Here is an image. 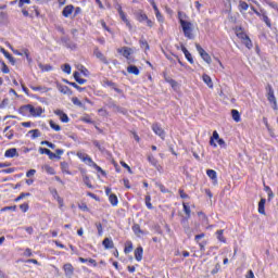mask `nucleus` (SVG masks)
Segmentation results:
<instances>
[{
  "mask_svg": "<svg viewBox=\"0 0 278 278\" xmlns=\"http://www.w3.org/2000/svg\"><path fill=\"white\" fill-rule=\"evenodd\" d=\"M178 18L186 38L192 40V38H194V34H192V31H194V24L186 20V14L181 12H178Z\"/></svg>",
  "mask_w": 278,
  "mask_h": 278,
  "instance_id": "f257e3e1",
  "label": "nucleus"
},
{
  "mask_svg": "<svg viewBox=\"0 0 278 278\" xmlns=\"http://www.w3.org/2000/svg\"><path fill=\"white\" fill-rule=\"evenodd\" d=\"M77 156L79 157V160H81V162L87 164V166H91V168H96V170L98 173L105 175V172L103 170V168H101L99 165H97V163H94V161H92V159L88 154H86L84 152H78Z\"/></svg>",
  "mask_w": 278,
  "mask_h": 278,
  "instance_id": "f03ea898",
  "label": "nucleus"
},
{
  "mask_svg": "<svg viewBox=\"0 0 278 278\" xmlns=\"http://www.w3.org/2000/svg\"><path fill=\"white\" fill-rule=\"evenodd\" d=\"M77 71L74 72V79L75 81H77V84H79L80 86H84V84H86V79L81 78V75L84 77H88L89 72L86 70V67H84V65H76Z\"/></svg>",
  "mask_w": 278,
  "mask_h": 278,
  "instance_id": "7ed1b4c3",
  "label": "nucleus"
},
{
  "mask_svg": "<svg viewBox=\"0 0 278 278\" xmlns=\"http://www.w3.org/2000/svg\"><path fill=\"white\" fill-rule=\"evenodd\" d=\"M217 141V144H216ZM211 147H214L215 149L218 147H226L225 140L220 139V136L218 135V131H213V136L211 137L210 140Z\"/></svg>",
  "mask_w": 278,
  "mask_h": 278,
  "instance_id": "20e7f679",
  "label": "nucleus"
},
{
  "mask_svg": "<svg viewBox=\"0 0 278 278\" xmlns=\"http://www.w3.org/2000/svg\"><path fill=\"white\" fill-rule=\"evenodd\" d=\"M266 90H267V100L271 104L273 110H278L277 98H275V90L273 89L271 86H268Z\"/></svg>",
  "mask_w": 278,
  "mask_h": 278,
  "instance_id": "39448f33",
  "label": "nucleus"
},
{
  "mask_svg": "<svg viewBox=\"0 0 278 278\" xmlns=\"http://www.w3.org/2000/svg\"><path fill=\"white\" fill-rule=\"evenodd\" d=\"M25 112H29L30 116H41L45 110L40 106L34 108L31 104L24 106Z\"/></svg>",
  "mask_w": 278,
  "mask_h": 278,
  "instance_id": "423d86ee",
  "label": "nucleus"
},
{
  "mask_svg": "<svg viewBox=\"0 0 278 278\" xmlns=\"http://www.w3.org/2000/svg\"><path fill=\"white\" fill-rule=\"evenodd\" d=\"M195 48L202 60L206 62V64H212V56H210V54L206 53V51L199 43L195 45Z\"/></svg>",
  "mask_w": 278,
  "mask_h": 278,
  "instance_id": "0eeeda50",
  "label": "nucleus"
},
{
  "mask_svg": "<svg viewBox=\"0 0 278 278\" xmlns=\"http://www.w3.org/2000/svg\"><path fill=\"white\" fill-rule=\"evenodd\" d=\"M236 34H237L238 38H240L242 40L243 45L248 49H252L253 48V42L251 41L249 36H247L244 33H240V30H237Z\"/></svg>",
  "mask_w": 278,
  "mask_h": 278,
  "instance_id": "6e6552de",
  "label": "nucleus"
},
{
  "mask_svg": "<svg viewBox=\"0 0 278 278\" xmlns=\"http://www.w3.org/2000/svg\"><path fill=\"white\" fill-rule=\"evenodd\" d=\"M137 21H139V23H144L146 22L148 27H153V21L149 20L147 14H144L143 12H139L137 14Z\"/></svg>",
  "mask_w": 278,
  "mask_h": 278,
  "instance_id": "1a4fd4ad",
  "label": "nucleus"
},
{
  "mask_svg": "<svg viewBox=\"0 0 278 278\" xmlns=\"http://www.w3.org/2000/svg\"><path fill=\"white\" fill-rule=\"evenodd\" d=\"M207 177L211 178L213 186H218V174L214 169L206 170Z\"/></svg>",
  "mask_w": 278,
  "mask_h": 278,
  "instance_id": "9d476101",
  "label": "nucleus"
},
{
  "mask_svg": "<svg viewBox=\"0 0 278 278\" xmlns=\"http://www.w3.org/2000/svg\"><path fill=\"white\" fill-rule=\"evenodd\" d=\"M152 130L162 140H164V138H166V132H164V129H162L160 125H157V124L152 125Z\"/></svg>",
  "mask_w": 278,
  "mask_h": 278,
  "instance_id": "9b49d317",
  "label": "nucleus"
},
{
  "mask_svg": "<svg viewBox=\"0 0 278 278\" xmlns=\"http://www.w3.org/2000/svg\"><path fill=\"white\" fill-rule=\"evenodd\" d=\"M117 11L121 20L123 21V23H125L126 27H128V29H131V22H129V18H127V14L123 12V9L121 7L117 9Z\"/></svg>",
  "mask_w": 278,
  "mask_h": 278,
  "instance_id": "f8f14e48",
  "label": "nucleus"
},
{
  "mask_svg": "<svg viewBox=\"0 0 278 278\" xmlns=\"http://www.w3.org/2000/svg\"><path fill=\"white\" fill-rule=\"evenodd\" d=\"M118 53H121L124 58H127V60H129V55L134 54V49L124 47L122 49H118Z\"/></svg>",
  "mask_w": 278,
  "mask_h": 278,
  "instance_id": "ddd939ff",
  "label": "nucleus"
},
{
  "mask_svg": "<svg viewBox=\"0 0 278 278\" xmlns=\"http://www.w3.org/2000/svg\"><path fill=\"white\" fill-rule=\"evenodd\" d=\"M39 153L41 155H48L50 157V160H54V157H58V155L53 152H51V150L47 149V148H40L39 149Z\"/></svg>",
  "mask_w": 278,
  "mask_h": 278,
  "instance_id": "4468645a",
  "label": "nucleus"
},
{
  "mask_svg": "<svg viewBox=\"0 0 278 278\" xmlns=\"http://www.w3.org/2000/svg\"><path fill=\"white\" fill-rule=\"evenodd\" d=\"M132 231L135 233V236H137L138 238H142V236H147L148 232L143 231L142 229H140V225H134L132 226Z\"/></svg>",
  "mask_w": 278,
  "mask_h": 278,
  "instance_id": "2eb2a0df",
  "label": "nucleus"
},
{
  "mask_svg": "<svg viewBox=\"0 0 278 278\" xmlns=\"http://www.w3.org/2000/svg\"><path fill=\"white\" fill-rule=\"evenodd\" d=\"M144 253V250L142 249V247H138L136 250H135V260L137 262H142V255Z\"/></svg>",
  "mask_w": 278,
  "mask_h": 278,
  "instance_id": "dca6fc26",
  "label": "nucleus"
},
{
  "mask_svg": "<svg viewBox=\"0 0 278 278\" xmlns=\"http://www.w3.org/2000/svg\"><path fill=\"white\" fill-rule=\"evenodd\" d=\"M54 114H56V116H59V118H60V121H62V123H68V115H66V113H64L63 111L55 110Z\"/></svg>",
  "mask_w": 278,
  "mask_h": 278,
  "instance_id": "f3484780",
  "label": "nucleus"
},
{
  "mask_svg": "<svg viewBox=\"0 0 278 278\" xmlns=\"http://www.w3.org/2000/svg\"><path fill=\"white\" fill-rule=\"evenodd\" d=\"M181 51L185 54L186 60H188L190 64H194V59H192L190 51H188V49H186L184 46H181Z\"/></svg>",
  "mask_w": 278,
  "mask_h": 278,
  "instance_id": "a211bd4d",
  "label": "nucleus"
},
{
  "mask_svg": "<svg viewBox=\"0 0 278 278\" xmlns=\"http://www.w3.org/2000/svg\"><path fill=\"white\" fill-rule=\"evenodd\" d=\"M93 55H96V58L100 60V62L108 64V59H105V55H103L99 49H94Z\"/></svg>",
  "mask_w": 278,
  "mask_h": 278,
  "instance_id": "6ab92c4d",
  "label": "nucleus"
},
{
  "mask_svg": "<svg viewBox=\"0 0 278 278\" xmlns=\"http://www.w3.org/2000/svg\"><path fill=\"white\" fill-rule=\"evenodd\" d=\"M4 157H18V152L15 148L9 149L5 151Z\"/></svg>",
  "mask_w": 278,
  "mask_h": 278,
  "instance_id": "aec40b11",
  "label": "nucleus"
},
{
  "mask_svg": "<svg viewBox=\"0 0 278 278\" xmlns=\"http://www.w3.org/2000/svg\"><path fill=\"white\" fill-rule=\"evenodd\" d=\"M202 80L204 81V84H206L208 88H214V83L212 81V77H210V75L203 74Z\"/></svg>",
  "mask_w": 278,
  "mask_h": 278,
  "instance_id": "412c9836",
  "label": "nucleus"
},
{
  "mask_svg": "<svg viewBox=\"0 0 278 278\" xmlns=\"http://www.w3.org/2000/svg\"><path fill=\"white\" fill-rule=\"evenodd\" d=\"M265 205H266V199L262 198L261 201L258 202V213L260 214H263V215L266 214Z\"/></svg>",
  "mask_w": 278,
  "mask_h": 278,
  "instance_id": "4be33fe9",
  "label": "nucleus"
},
{
  "mask_svg": "<svg viewBox=\"0 0 278 278\" xmlns=\"http://www.w3.org/2000/svg\"><path fill=\"white\" fill-rule=\"evenodd\" d=\"M104 249H114V241L110 238H105L102 242Z\"/></svg>",
  "mask_w": 278,
  "mask_h": 278,
  "instance_id": "5701e85b",
  "label": "nucleus"
},
{
  "mask_svg": "<svg viewBox=\"0 0 278 278\" xmlns=\"http://www.w3.org/2000/svg\"><path fill=\"white\" fill-rule=\"evenodd\" d=\"M127 72L130 74V75H140V70H138L136 67V65H130L127 67Z\"/></svg>",
  "mask_w": 278,
  "mask_h": 278,
  "instance_id": "b1692460",
  "label": "nucleus"
},
{
  "mask_svg": "<svg viewBox=\"0 0 278 278\" xmlns=\"http://www.w3.org/2000/svg\"><path fill=\"white\" fill-rule=\"evenodd\" d=\"M247 10H249V4L244 1H239V11L241 12V14H244Z\"/></svg>",
  "mask_w": 278,
  "mask_h": 278,
  "instance_id": "393cba45",
  "label": "nucleus"
},
{
  "mask_svg": "<svg viewBox=\"0 0 278 278\" xmlns=\"http://www.w3.org/2000/svg\"><path fill=\"white\" fill-rule=\"evenodd\" d=\"M231 114H232V119L235 121V123H240V121H241L240 112H238V110H232Z\"/></svg>",
  "mask_w": 278,
  "mask_h": 278,
  "instance_id": "a878e982",
  "label": "nucleus"
},
{
  "mask_svg": "<svg viewBox=\"0 0 278 278\" xmlns=\"http://www.w3.org/2000/svg\"><path fill=\"white\" fill-rule=\"evenodd\" d=\"M131 251H134V243H131V241H127L124 252L127 254V253H131Z\"/></svg>",
  "mask_w": 278,
  "mask_h": 278,
  "instance_id": "bb28decb",
  "label": "nucleus"
},
{
  "mask_svg": "<svg viewBox=\"0 0 278 278\" xmlns=\"http://www.w3.org/2000/svg\"><path fill=\"white\" fill-rule=\"evenodd\" d=\"M109 201L114 206L118 205V198L116 197V194H110Z\"/></svg>",
  "mask_w": 278,
  "mask_h": 278,
  "instance_id": "cd10ccee",
  "label": "nucleus"
},
{
  "mask_svg": "<svg viewBox=\"0 0 278 278\" xmlns=\"http://www.w3.org/2000/svg\"><path fill=\"white\" fill-rule=\"evenodd\" d=\"M42 170L48 173V175H55V169H53V167H51L49 165H43L42 166Z\"/></svg>",
  "mask_w": 278,
  "mask_h": 278,
  "instance_id": "c85d7f7f",
  "label": "nucleus"
},
{
  "mask_svg": "<svg viewBox=\"0 0 278 278\" xmlns=\"http://www.w3.org/2000/svg\"><path fill=\"white\" fill-rule=\"evenodd\" d=\"M39 68L45 72L53 71V67L50 64L45 65L42 63H39Z\"/></svg>",
  "mask_w": 278,
  "mask_h": 278,
  "instance_id": "c756f323",
  "label": "nucleus"
},
{
  "mask_svg": "<svg viewBox=\"0 0 278 278\" xmlns=\"http://www.w3.org/2000/svg\"><path fill=\"white\" fill-rule=\"evenodd\" d=\"M263 121L267 131H269L270 136L275 138V132H273V128H270V125L268 124V119L264 118Z\"/></svg>",
  "mask_w": 278,
  "mask_h": 278,
  "instance_id": "7c9ffc66",
  "label": "nucleus"
},
{
  "mask_svg": "<svg viewBox=\"0 0 278 278\" xmlns=\"http://www.w3.org/2000/svg\"><path fill=\"white\" fill-rule=\"evenodd\" d=\"M216 236L219 242H227V239H225V236H223V230H217Z\"/></svg>",
  "mask_w": 278,
  "mask_h": 278,
  "instance_id": "2f4dec72",
  "label": "nucleus"
},
{
  "mask_svg": "<svg viewBox=\"0 0 278 278\" xmlns=\"http://www.w3.org/2000/svg\"><path fill=\"white\" fill-rule=\"evenodd\" d=\"M28 134L31 135L33 139L40 138V130H38V129L29 130Z\"/></svg>",
  "mask_w": 278,
  "mask_h": 278,
  "instance_id": "473e14b6",
  "label": "nucleus"
},
{
  "mask_svg": "<svg viewBox=\"0 0 278 278\" xmlns=\"http://www.w3.org/2000/svg\"><path fill=\"white\" fill-rule=\"evenodd\" d=\"M31 88V90H34L35 92H47L48 90H47V87H41V86H33V87H30Z\"/></svg>",
  "mask_w": 278,
  "mask_h": 278,
  "instance_id": "72a5a7b5",
  "label": "nucleus"
},
{
  "mask_svg": "<svg viewBox=\"0 0 278 278\" xmlns=\"http://www.w3.org/2000/svg\"><path fill=\"white\" fill-rule=\"evenodd\" d=\"M262 20L264 21V23L267 25V27H270V20L268 18V15H266V13H262Z\"/></svg>",
  "mask_w": 278,
  "mask_h": 278,
  "instance_id": "f704fd0d",
  "label": "nucleus"
},
{
  "mask_svg": "<svg viewBox=\"0 0 278 278\" xmlns=\"http://www.w3.org/2000/svg\"><path fill=\"white\" fill-rule=\"evenodd\" d=\"M146 205L148 210H153V204H151V195L146 197Z\"/></svg>",
  "mask_w": 278,
  "mask_h": 278,
  "instance_id": "c9c22d12",
  "label": "nucleus"
},
{
  "mask_svg": "<svg viewBox=\"0 0 278 278\" xmlns=\"http://www.w3.org/2000/svg\"><path fill=\"white\" fill-rule=\"evenodd\" d=\"M156 188H159V190H161V192H163L164 194H166V192H168V189H166V187H164V185L156 182L155 184Z\"/></svg>",
  "mask_w": 278,
  "mask_h": 278,
  "instance_id": "e433bc0d",
  "label": "nucleus"
},
{
  "mask_svg": "<svg viewBox=\"0 0 278 278\" xmlns=\"http://www.w3.org/2000/svg\"><path fill=\"white\" fill-rule=\"evenodd\" d=\"M182 206L185 214L188 216V218H190V205H188L187 203H182Z\"/></svg>",
  "mask_w": 278,
  "mask_h": 278,
  "instance_id": "4c0bfd02",
  "label": "nucleus"
},
{
  "mask_svg": "<svg viewBox=\"0 0 278 278\" xmlns=\"http://www.w3.org/2000/svg\"><path fill=\"white\" fill-rule=\"evenodd\" d=\"M25 197H31V193L27 192V193H21L16 199L15 202L18 203V201L25 199Z\"/></svg>",
  "mask_w": 278,
  "mask_h": 278,
  "instance_id": "58836bf2",
  "label": "nucleus"
},
{
  "mask_svg": "<svg viewBox=\"0 0 278 278\" xmlns=\"http://www.w3.org/2000/svg\"><path fill=\"white\" fill-rule=\"evenodd\" d=\"M58 89L63 93L66 94V92H68V87L64 86V85H58Z\"/></svg>",
  "mask_w": 278,
  "mask_h": 278,
  "instance_id": "ea45409f",
  "label": "nucleus"
},
{
  "mask_svg": "<svg viewBox=\"0 0 278 278\" xmlns=\"http://www.w3.org/2000/svg\"><path fill=\"white\" fill-rule=\"evenodd\" d=\"M63 16H65L66 18L71 16V7H65V9L63 10Z\"/></svg>",
  "mask_w": 278,
  "mask_h": 278,
  "instance_id": "a19ab883",
  "label": "nucleus"
},
{
  "mask_svg": "<svg viewBox=\"0 0 278 278\" xmlns=\"http://www.w3.org/2000/svg\"><path fill=\"white\" fill-rule=\"evenodd\" d=\"M50 127L54 129V131H60V125L55 124L53 121H50Z\"/></svg>",
  "mask_w": 278,
  "mask_h": 278,
  "instance_id": "79ce46f5",
  "label": "nucleus"
},
{
  "mask_svg": "<svg viewBox=\"0 0 278 278\" xmlns=\"http://www.w3.org/2000/svg\"><path fill=\"white\" fill-rule=\"evenodd\" d=\"M72 101H73L74 105H77L78 108H84V103H81V101H79V99L73 98Z\"/></svg>",
  "mask_w": 278,
  "mask_h": 278,
  "instance_id": "37998d69",
  "label": "nucleus"
},
{
  "mask_svg": "<svg viewBox=\"0 0 278 278\" xmlns=\"http://www.w3.org/2000/svg\"><path fill=\"white\" fill-rule=\"evenodd\" d=\"M16 169L14 167H10V168H7V169H2L0 170V173H5L8 175H11L12 173H14Z\"/></svg>",
  "mask_w": 278,
  "mask_h": 278,
  "instance_id": "c03bdc74",
  "label": "nucleus"
},
{
  "mask_svg": "<svg viewBox=\"0 0 278 278\" xmlns=\"http://www.w3.org/2000/svg\"><path fill=\"white\" fill-rule=\"evenodd\" d=\"M155 16L159 23H164V16H162V13H160V11H156Z\"/></svg>",
  "mask_w": 278,
  "mask_h": 278,
  "instance_id": "a18cd8bd",
  "label": "nucleus"
},
{
  "mask_svg": "<svg viewBox=\"0 0 278 278\" xmlns=\"http://www.w3.org/2000/svg\"><path fill=\"white\" fill-rule=\"evenodd\" d=\"M64 270H65V275H71V264H65L63 266Z\"/></svg>",
  "mask_w": 278,
  "mask_h": 278,
  "instance_id": "49530a36",
  "label": "nucleus"
},
{
  "mask_svg": "<svg viewBox=\"0 0 278 278\" xmlns=\"http://www.w3.org/2000/svg\"><path fill=\"white\" fill-rule=\"evenodd\" d=\"M121 164H122L123 168H126V169L128 170V173H130V175L134 173V172L131 170V167H129V165H127V163H125V162L122 161Z\"/></svg>",
  "mask_w": 278,
  "mask_h": 278,
  "instance_id": "de8ad7c7",
  "label": "nucleus"
},
{
  "mask_svg": "<svg viewBox=\"0 0 278 278\" xmlns=\"http://www.w3.org/2000/svg\"><path fill=\"white\" fill-rule=\"evenodd\" d=\"M20 210H22V212H27V210H29V204L27 203L21 204Z\"/></svg>",
  "mask_w": 278,
  "mask_h": 278,
  "instance_id": "09e8293b",
  "label": "nucleus"
},
{
  "mask_svg": "<svg viewBox=\"0 0 278 278\" xmlns=\"http://www.w3.org/2000/svg\"><path fill=\"white\" fill-rule=\"evenodd\" d=\"M62 68H63L64 73H67L68 75L71 74V65L70 64H65Z\"/></svg>",
  "mask_w": 278,
  "mask_h": 278,
  "instance_id": "8fccbe9b",
  "label": "nucleus"
},
{
  "mask_svg": "<svg viewBox=\"0 0 278 278\" xmlns=\"http://www.w3.org/2000/svg\"><path fill=\"white\" fill-rule=\"evenodd\" d=\"M140 47L142 48V49H149V43L147 42V41H144V40H141L140 41Z\"/></svg>",
  "mask_w": 278,
  "mask_h": 278,
  "instance_id": "3c124183",
  "label": "nucleus"
},
{
  "mask_svg": "<svg viewBox=\"0 0 278 278\" xmlns=\"http://www.w3.org/2000/svg\"><path fill=\"white\" fill-rule=\"evenodd\" d=\"M41 144H47L50 149H55V144L49 142V141H41Z\"/></svg>",
  "mask_w": 278,
  "mask_h": 278,
  "instance_id": "603ef678",
  "label": "nucleus"
},
{
  "mask_svg": "<svg viewBox=\"0 0 278 278\" xmlns=\"http://www.w3.org/2000/svg\"><path fill=\"white\" fill-rule=\"evenodd\" d=\"M34 175H36V169H29V170L26 173V177H34Z\"/></svg>",
  "mask_w": 278,
  "mask_h": 278,
  "instance_id": "864d4df0",
  "label": "nucleus"
},
{
  "mask_svg": "<svg viewBox=\"0 0 278 278\" xmlns=\"http://www.w3.org/2000/svg\"><path fill=\"white\" fill-rule=\"evenodd\" d=\"M87 264H90L93 267H97V261L94 258H88Z\"/></svg>",
  "mask_w": 278,
  "mask_h": 278,
  "instance_id": "5fc2aeb1",
  "label": "nucleus"
},
{
  "mask_svg": "<svg viewBox=\"0 0 278 278\" xmlns=\"http://www.w3.org/2000/svg\"><path fill=\"white\" fill-rule=\"evenodd\" d=\"M101 27H103L106 31H110V28L108 27V24H105V21L101 20L100 21Z\"/></svg>",
  "mask_w": 278,
  "mask_h": 278,
  "instance_id": "6e6d98bb",
  "label": "nucleus"
},
{
  "mask_svg": "<svg viewBox=\"0 0 278 278\" xmlns=\"http://www.w3.org/2000/svg\"><path fill=\"white\" fill-rule=\"evenodd\" d=\"M97 229H98L99 236H102L103 235V226L101 224H98Z\"/></svg>",
  "mask_w": 278,
  "mask_h": 278,
  "instance_id": "4d7b16f0",
  "label": "nucleus"
},
{
  "mask_svg": "<svg viewBox=\"0 0 278 278\" xmlns=\"http://www.w3.org/2000/svg\"><path fill=\"white\" fill-rule=\"evenodd\" d=\"M25 3L29 4V3H30V0H20L18 7H20V8H23V5H25Z\"/></svg>",
  "mask_w": 278,
  "mask_h": 278,
  "instance_id": "13d9d810",
  "label": "nucleus"
},
{
  "mask_svg": "<svg viewBox=\"0 0 278 278\" xmlns=\"http://www.w3.org/2000/svg\"><path fill=\"white\" fill-rule=\"evenodd\" d=\"M7 60H9L11 64H16V60L14 59V56H12V54H9V56H7Z\"/></svg>",
  "mask_w": 278,
  "mask_h": 278,
  "instance_id": "bf43d9fd",
  "label": "nucleus"
},
{
  "mask_svg": "<svg viewBox=\"0 0 278 278\" xmlns=\"http://www.w3.org/2000/svg\"><path fill=\"white\" fill-rule=\"evenodd\" d=\"M245 278H255V274L253 273V270L250 269L245 275Z\"/></svg>",
  "mask_w": 278,
  "mask_h": 278,
  "instance_id": "052dcab7",
  "label": "nucleus"
},
{
  "mask_svg": "<svg viewBox=\"0 0 278 278\" xmlns=\"http://www.w3.org/2000/svg\"><path fill=\"white\" fill-rule=\"evenodd\" d=\"M24 255H25L26 257H31V250H30V249H26V250L24 251Z\"/></svg>",
  "mask_w": 278,
  "mask_h": 278,
  "instance_id": "680f3d73",
  "label": "nucleus"
},
{
  "mask_svg": "<svg viewBox=\"0 0 278 278\" xmlns=\"http://www.w3.org/2000/svg\"><path fill=\"white\" fill-rule=\"evenodd\" d=\"M2 73H10V68H8V65H5V63H3Z\"/></svg>",
  "mask_w": 278,
  "mask_h": 278,
  "instance_id": "e2e57ef3",
  "label": "nucleus"
},
{
  "mask_svg": "<svg viewBox=\"0 0 278 278\" xmlns=\"http://www.w3.org/2000/svg\"><path fill=\"white\" fill-rule=\"evenodd\" d=\"M179 194L181 199H188V194H186L184 190H179Z\"/></svg>",
  "mask_w": 278,
  "mask_h": 278,
  "instance_id": "0e129e2a",
  "label": "nucleus"
},
{
  "mask_svg": "<svg viewBox=\"0 0 278 278\" xmlns=\"http://www.w3.org/2000/svg\"><path fill=\"white\" fill-rule=\"evenodd\" d=\"M201 238H205V235L201 233V235L195 236V242H199L201 240Z\"/></svg>",
  "mask_w": 278,
  "mask_h": 278,
  "instance_id": "69168bd1",
  "label": "nucleus"
},
{
  "mask_svg": "<svg viewBox=\"0 0 278 278\" xmlns=\"http://www.w3.org/2000/svg\"><path fill=\"white\" fill-rule=\"evenodd\" d=\"M22 127H31V122L22 123Z\"/></svg>",
  "mask_w": 278,
  "mask_h": 278,
  "instance_id": "338daca9",
  "label": "nucleus"
},
{
  "mask_svg": "<svg viewBox=\"0 0 278 278\" xmlns=\"http://www.w3.org/2000/svg\"><path fill=\"white\" fill-rule=\"evenodd\" d=\"M25 230H26L27 233H29V235L34 233V228H33V227H27Z\"/></svg>",
  "mask_w": 278,
  "mask_h": 278,
  "instance_id": "774afa93",
  "label": "nucleus"
}]
</instances>
